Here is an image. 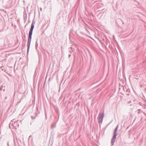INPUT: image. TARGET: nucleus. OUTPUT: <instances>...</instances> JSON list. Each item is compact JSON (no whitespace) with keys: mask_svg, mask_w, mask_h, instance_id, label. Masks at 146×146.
<instances>
[{"mask_svg":"<svg viewBox=\"0 0 146 146\" xmlns=\"http://www.w3.org/2000/svg\"><path fill=\"white\" fill-rule=\"evenodd\" d=\"M35 24V22L33 21L31 25V28L30 29L29 34V36L28 38V44H27V55H28L30 47V44L31 43V40L32 38V36L33 34V29L34 28V26Z\"/></svg>","mask_w":146,"mask_h":146,"instance_id":"nucleus-1","label":"nucleus"},{"mask_svg":"<svg viewBox=\"0 0 146 146\" xmlns=\"http://www.w3.org/2000/svg\"><path fill=\"white\" fill-rule=\"evenodd\" d=\"M104 115V111L103 113H100L99 114L98 118L99 123H102Z\"/></svg>","mask_w":146,"mask_h":146,"instance_id":"nucleus-2","label":"nucleus"},{"mask_svg":"<svg viewBox=\"0 0 146 146\" xmlns=\"http://www.w3.org/2000/svg\"><path fill=\"white\" fill-rule=\"evenodd\" d=\"M11 125L12 126H13L15 128H17L16 127L17 126H19V124H18L17 121H16L15 119H13L10 122L9 126H10V125Z\"/></svg>","mask_w":146,"mask_h":146,"instance_id":"nucleus-3","label":"nucleus"},{"mask_svg":"<svg viewBox=\"0 0 146 146\" xmlns=\"http://www.w3.org/2000/svg\"><path fill=\"white\" fill-rule=\"evenodd\" d=\"M118 125H117L116 128L115 129L114 131V132L113 133L114 134H117V130L118 127Z\"/></svg>","mask_w":146,"mask_h":146,"instance_id":"nucleus-4","label":"nucleus"},{"mask_svg":"<svg viewBox=\"0 0 146 146\" xmlns=\"http://www.w3.org/2000/svg\"><path fill=\"white\" fill-rule=\"evenodd\" d=\"M37 114L36 113H35V115H34V116H31V118L32 119H35L37 116Z\"/></svg>","mask_w":146,"mask_h":146,"instance_id":"nucleus-5","label":"nucleus"},{"mask_svg":"<svg viewBox=\"0 0 146 146\" xmlns=\"http://www.w3.org/2000/svg\"><path fill=\"white\" fill-rule=\"evenodd\" d=\"M115 140L111 139V146H112L114 145V143L115 142Z\"/></svg>","mask_w":146,"mask_h":146,"instance_id":"nucleus-6","label":"nucleus"},{"mask_svg":"<svg viewBox=\"0 0 146 146\" xmlns=\"http://www.w3.org/2000/svg\"><path fill=\"white\" fill-rule=\"evenodd\" d=\"M117 135V134H114V133H113V136L112 138V139H113L115 140L116 138V136Z\"/></svg>","mask_w":146,"mask_h":146,"instance_id":"nucleus-7","label":"nucleus"},{"mask_svg":"<svg viewBox=\"0 0 146 146\" xmlns=\"http://www.w3.org/2000/svg\"><path fill=\"white\" fill-rule=\"evenodd\" d=\"M23 41L26 42V36L25 35H24V36L23 37Z\"/></svg>","mask_w":146,"mask_h":146,"instance_id":"nucleus-8","label":"nucleus"},{"mask_svg":"<svg viewBox=\"0 0 146 146\" xmlns=\"http://www.w3.org/2000/svg\"><path fill=\"white\" fill-rule=\"evenodd\" d=\"M38 46V43L37 42V40L36 42V44H35V48L36 49H37V47Z\"/></svg>","mask_w":146,"mask_h":146,"instance_id":"nucleus-9","label":"nucleus"},{"mask_svg":"<svg viewBox=\"0 0 146 146\" xmlns=\"http://www.w3.org/2000/svg\"><path fill=\"white\" fill-rule=\"evenodd\" d=\"M119 21H120L122 23V24H123L124 23L121 20H117L116 21V22H117Z\"/></svg>","mask_w":146,"mask_h":146,"instance_id":"nucleus-10","label":"nucleus"},{"mask_svg":"<svg viewBox=\"0 0 146 146\" xmlns=\"http://www.w3.org/2000/svg\"><path fill=\"white\" fill-rule=\"evenodd\" d=\"M3 86H2L1 87H0V90L1 91L2 89H3Z\"/></svg>","mask_w":146,"mask_h":146,"instance_id":"nucleus-11","label":"nucleus"},{"mask_svg":"<svg viewBox=\"0 0 146 146\" xmlns=\"http://www.w3.org/2000/svg\"><path fill=\"white\" fill-rule=\"evenodd\" d=\"M71 56V54H69V55H68V57L69 58H70V56Z\"/></svg>","mask_w":146,"mask_h":146,"instance_id":"nucleus-12","label":"nucleus"},{"mask_svg":"<svg viewBox=\"0 0 146 146\" xmlns=\"http://www.w3.org/2000/svg\"><path fill=\"white\" fill-rule=\"evenodd\" d=\"M36 110H38V108H37L36 109Z\"/></svg>","mask_w":146,"mask_h":146,"instance_id":"nucleus-13","label":"nucleus"},{"mask_svg":"<svg viewBox=\"0 0 146 146\" xmlns=\"http://www.w3.org/2000/svg\"><path fill=\"white\" fill-rule=\"evenodd\" d=\"M1 68H3V67H1Z\"/></svg>","mask_w":146,"mask_h":146,"instance_id":"nucleus-14","label":"nucleus"},{"mask_svg":"<svg viewBox=\"0 0 146 146\" xmlns=\"http://www.w3.org/2000/svg\"><path fill=\"white\" fill-rule=\"evenodd\" d=\"M23 2L24 3L25 2V1H23Z\"/></svg>","mask_w":146,"mask_h":146,"instance_id":"nucleus-15","label":"nucleus"},{"mask_svg":"<svg viewBox=\"0 0 146 146\" xmlns=\"http://www.w3.org/2000/svg\"><path fill=\"white\" fill-rule=\"evenodd\" d=\"M30 124H31V123Z\"/></svg>","mask_w":146,"mask_h":146,"instance_id":"nucleus-16","label":"nucleus"}]
</instances>
